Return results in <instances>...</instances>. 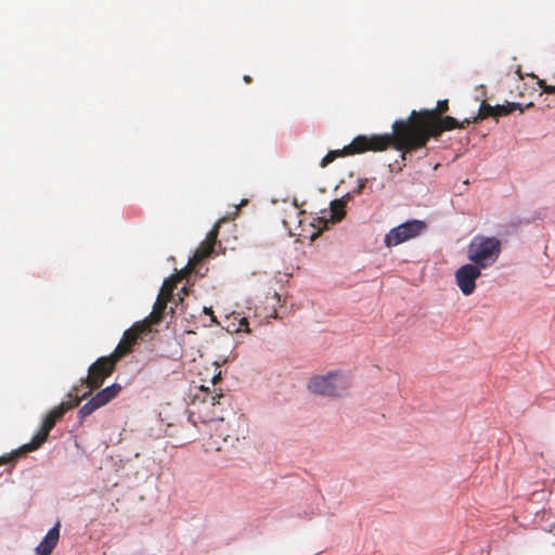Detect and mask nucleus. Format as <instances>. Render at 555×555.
I'll return each instance as SVG.
<instances>
[{
    "label": "nucleus",
    "mask_w": 555,
    "mask_h": 555,
    "mask_svg": "<svg viewBox=\"0 0 555 555\" xmlns=\"http://www.w3.org/2000/svg\"><path fill=\"white\" fill-rule=\"evenodd\" d=\"M397 128L400 146L408 157L417 151L423 152L422 157L427 156L430 138L437 139L444 131L434 111H412L408 118L397 120Z\"/></svg>",
    "instance_id": "1"
},
{
    "label": "nucleus",
    "mask_w": 555,
    "mask_h": 555,
    "mask_svg": "<svg viewBox=\"0 0 555 555\" xmlns=\"http://www.w3.org/2000/svg\"><path fill=\"white\" fill-rule=\"evenodd\" d=\"M216 371L218 372L211 378L214 390H210L209 387L201 386L189 406V421L194 426L223 421V415L230 408V396L216 388L217 384L221 380L219 365H216Z\"/></svg>",
    "instance_id": "2"
},
{
    "label": "nucleus",
    "mask_w": 555,
    "mask_h": 555,
    "mask_svg": "<svg viewBox=\"0 0 555 555\" xmlns=\"http://www.w3.org/2000/svg\"><path fill=\"white\" fill-rule=\"evenodd\" d=\"M398 128L397 120L392 124V132L384 133V134H372V135H358L352 142L349 144V152L351 155L353 154H362L365 152H383L389 147H393L395 150L401 152V160H396V164L401 169L402 166H405V162L408 159V154L404 152V147L400 146L399 137H398Z\"/></svg>",
    "instance_id": "3"
},
{
    "label": "nucleus",
    "mask_w": 555,
    "mask_h": 555,
    "mask_svg": "<svg viewBox=\"0 0 555 555\" xmlns=\"http://www.w3.org/2000/svg\"><path fill=\"white\" fill-rule=\"evenodd\" d=\"M501 248L502 244L498 237L476 235L467 246V258L483 270L498 261Z\"/></svg>",
    "instance_id": "4"
},
{
    "label": "nucleus",
    "mask_w": 555,
    "mask_h": 555,
    "mask_svg": "<svg viewBox=\"0 0 555 555\" xmlns=\"http://www.w3.org/2000/svg\"><path fill=\"white\" fill-rule=\"evenodd\" d=\"M216 431L227 447L235 448L248 436V421L243 414L232 412L227 420L223 416V421H219Z\"/></svg>",
    "instance_id": "5"
},
{
    "label": "nucleus",
    "mask_w": 555,
    "mask_h": 555,
    "mask_svg": "<svg viewBox=\"0 0 555 555\" xmlns=\"http://www.w3.org/2000/svg\"><path fill=\"white\" fill-rule=\"evenodd\" d=\"M349 387V378L340 373L315 376L309 383V389L312 392L328 397H340L346 393Z\"/></svg>",
    "instance_id": "6"
},
{
    "label": "nucleus",
    "mask_w": 555,
    "mask_h": 555,
    "mask_svg": "<svg viewBox=\"0 0 555 555\" xmlns=\"http://www.w3.org/2000/svg\"><path fill=\"white\" fill-rule=\"evenodd\" d=\"M181 280L182 276L178 274L171 275L164 281L157 299L153 306V310L149 318L144 320L149 322L151 327L154 324H158L163 320L168 302L173 301L175 306H178V301H182V297H180V295H178V300H176L173 296V291Z\"/></svg>",
    "instance_id": "7"
},
{
    "label": "nucleus",
    "mask_w": 555,
    "mask_h": 555,
    "mask_svg": "<svg viewBox=\"0 0 555 555\" xmlns=\"http://www.w3.org/2000/svg\"><path fill=\"white\" fill-rule=\"evenodd\" d=\"M119 358L113 352L109 357H101L88 370V376L82 379L90 390L100 388L104 380L112 375Z\"/></svg>",
    "instance_id": "8"
},
{
    "label": "nucleus",
    "mask_w": 555,
    "mask_h": 555,
    "mask_svg": "<svg viewBox=\"0 0 555 555\" xmlns=\"http://www.w3.org/2000/svg\"><path fill=\"white\" fill-rule=\"evenodd\" d=\"M426 223L422 220L413 219L405 221L389 230V232L385 235L384 244L389 248L398 246L404 242L420 236L426 230Z\"/></svg>",
    "instance_id": "9"
},
{
    "label": "nucleus",
    "mask_w": 555,
    "mask_h": 555,
    "mask_svg": "<svg viewBox=\"0 0 555 555\" xmlns=\"http://www.w3.org/2000/svg\"><path fill=\"white\" fill-rule=\"evenodd\" d=\"M64 416V408L55 406L43 418L40 430L33 437L31 441L23 444L24 451L33 452L39 449L48 439L50 431L56 422Z\"/></svg>",
    "instance_id": "10"
},
{
    "label": "nucleus",
    "mask_w": 555,
    "mask_h": 555,
    "mask_svg": "<svg viewBox=\"0 0 555 555\" xmlns=\"http://www.w3.org/2000/svg\"><path fill=\"white\" fill-rule=\"evenodd\" d=\"M152 327L149 322L142 321L134 323L130 328L125 331L121 341L117 345L114 353L117 358H122L132 350V347L137 344L138 339L150 334Z\"/></svg>",
    "instance_id": "11"
},
{
    "label": "nucleus",
    "mask_w": 555,
    "mask_h": 555,
    "mask_svg": "<svg viewBox=\"0 0 555 555\" xmlns=\"http://www.w3.org/2000/svg\"><path fill=\"white\" fill-rule=\"evenodd\" d=\"M482 269L474 263L461 266L454 273L455 282L463 295L469 296L476 289V280L481 275Z\"/></svg>",
    "instance_id": "12"
},
{
    "label": "nucleus",
    "mask_w": 555,
    "mask_h": 555,
    "mask_svg": "<svg viewBox=\"0 0 555 555\" xmlns=\"http://www.w3.org/2000/svg\"><path fill=\"white\" fill-rule=\"evenodd\" d=\"M218 225H216L208 234L204 242L196 248L192 258H190L188 267L195 270L196 267L214 253V247L218 237Z\"/></svg>",
    "instance_id": "13"
},
{
    "label": "nucleus",
    "mask_w": 555,
    "mask_h": 555,
    "mask_svg": "<svg viewBox=\"0 0 555 555\" xmlns=\"http://www.w3.org/2000/svg\"><path fill=\"white\" fill-rule=\"evenodd\" d=\"M60 522H56V525L47 532L46 537L36 547L37 554L50 555L52 553L60 539Z\"/></svg>",
    "instance_id": "14"
},
{
    "label": "nucleus",
    "mask_w": 555,
    "mask_h": 555,
    "mask_svg": "<svg viewBox=\"0 0 555 555\" xmlns=\"http://www.w3.org/2000/svg\"><path fill=\"white\" fill-rule=\"evenodd\" d=\"M121 391V386L119 384H113L99 392H96L92 399L98 404L99 408L106 405L113 399H115L119 392Z\"/></svg>",
    "instance_id": "15"
},
{
    "label": "nucleus",
    "mask_w": 555,
    "mask_h": 555,
    "mask_svg": "<svg viewBox=\"0 0 555 555\" xmlns=\"http://www.w3.org/2000/svg\"><path fill=\"white\" fill-rule=\"evenodd\" d=\"M531 106H533L532 102L528 103L525 106L521 103H516V102H507L506 104H503V105H495L494 106V108H495L494 117L506 116L516 109H519L522 113L525 111V108H528Z\"/></svg>",
    "instance_id": "16"
},
{
    "label": "nucleus",
    "mask_w": 555,
    "mask_h": 555,
    "mask_svg": "<svg viewBox=\"0 0 555 555\" xmlns=\"http://www.w3.org/2000/svg\"><path fill=\"white\" fill-rule=\"evenodd\" d=\"M304 215L302 211L298 210L297 206H292L289 209L284 210L283 224L286 229L292 231L295 224H300V217Z\"/></svg>",
    "instance_id": "17"
},
{
    "label": "nucleus",
    "mask_w": 555,
    "mask_h": 555,
    "mask_svg": "<svg viewBox=\"0 0 555 555\" xmlns=\"http://www.w3.org/2000/svg\"><path fill=\"white\" fill-rule=\"evenodd\" d=\"M351 155L349 152V145L341 150L330 151L321 160L320 166L325 168L327 165L333 163L337 157Z\"/></svg>",
    "instance_id": "18"
},
{
    "label": "nucleus",
    "mask_w": 555,
    "mask_h": 555,
    "mask_svg": "<svg viewBox=\"0 0 555 555\" xmlns=\"http://www.w3.org/2000/svg\"><path fill=\"white\" fill-rule=\"evenodd\" d=\"M494 106L490 105L486 101L480 104L477 116L473 118V121L483 120L488 117H494Z\"/></svg>",
    "instance_id": "19"
},
{
    "label": "nucleus",
    "mask_w": 555,
    "mask_h": 555,
    "mask_svg": "<svg viewBox=\"0 0 555 555\" xmlns=\"http://www.w3.org/2000/svg\"><path fill=\"white\" fill-rule=\"evenodd\" d=\"M26 453H28V452L24 451V447L22 446L20 449L13 451L12 453H10L8 455L0 456V466L4 465V464H12V465H14L15 462L20 457L25 455Z\"/></svg>",
    "instance_id": "20"
},
{
    "label": "nucleus",
    "mask_w": 555,
    "mask_h": 555,
    "mask_svg": "<svg viewBox=\"0 0 555 555\" xmlns=\"http://www.w3.org/2000/svg\"><path fill=\"white\" fill-rule=\"evenodd\" d=\"M345 205H346V201L344 198L341 199H335L332 202L331 204V209H332V212H333V217L336 219V220H341L344 217H345Z\"/></svg>",
    "instance_id": "21"
},
{
    "label": "nucleus",
    "mask_w": 555,
    "mask_h": 555,
    "mask_svg": "<svg viewBox=\"0 0 555 555\" xmlns=\"http://www.w3.org/2000/svg\"><path fill=\"white\" fill-rule=\"evenodd\" d=\"M100 409L94 400L91 398L87 403H85L80 410L78 411V418L80 421L85 420L89 415H91L94 411Z\"/></svg>",
    "instance_id": "22"
},
{
    "label": "nucleus",
    "mask_w": 555,
    "mask_h": 555,
    "mask_svg": "<svg viewBox=\"0 0 555 555\" xmlns=\"http://www.w3.org/2000/svg\"><path fill=\"white\" fill-rule=\"evenodd\" d=\"M439 121L444 131L457 129L459 127V120L451 116H439Z\"/></svg>",
    "instance_id": "23"
},
{
    "label": "nucleus",
    "mask_w": 555,
    "mask_h": 555,
    "mask_svg": "<svg viewBox=\"0 0 555 555\" xmlns=\"http://www.w3.org/2000/svg\"><path fill=\"white\" fill-rule=\"evenodd\" d=\"M234 320L238 321V325L235 326L233 324V330H232L233 332H242V331L245 332V333H249L250 332V330L248 327V321H247L246 318L240 317V314H237V315H234Z\"/></svg>",
    "instance_id": "24"
},
{
    "label": "nucleus",
    "mask_w": 555,
    "mask_h": 555,
    "mask_svg": "<svg viewBox=\"0 0 555 555\" xmlns=\"http://www.w3.org/2000/svg\"><path fill=\"white\" fill-rule=\"evenodd\" d=\"M87 395L88 393L82 395L81 398L76 396L73 400L67 401V402H62L59 406H63L64 408V414H65L68 410L77 406L80 403L81 399L86 398Z\"/></svg>",
    "instance_id": "25"
},
{
    "label": "nucleus",
    "mask_w": 555,
    "mask_h": 555,
    "mask_svg": "<svg viewBox=\"0 0 555 555\" xmlns=\"http://www.w3.org/2000/svg\"><path fill=\"white\" fill-rule=\"evenodd\" d=\"M448 109H449L448 100H441V101H438L437 107L433 108L431 111L436 112L438 116H441Z\"/></svg>",
    "instance_id": "26"
},
{
    "label": "nucleus",
    "mask_w": 555,
    "mask_h": 555,
    "mask_svg": "<svg viewBox=\"0 0 555 555\" xmlns=\"http://www.w3.org/2000/svg\"><path fill=\"white\" fill-rule=\"evenodd\" d=\"M538 85L542 88L543 92L555 94V86H548L544 80H539Z\"/></svg>",
    "instance_id": "27"
},
{
    "label": "nucleus",
    "mask_w": 555,
    "mask_h": 555,
    "mask_svg": "<svg viewBox=\"0 0 555 555\" xmlns=\"http://www.w3.org/2000/svg\"><path fill=\"white\" fill-rule=\"evenodd\" d=\"M473 121V119H469V118H465L464 120L462 121H459V127L457 129H465L468 125H470Z\"/></svg>",
    "instance_id": "28"
},
{
    "label": "nucleus",
    "mask_w": 555,
    "mask_h": 555,
    "mask_svg": "<svg viewBox=\"0 0 555 555\" xmlns=\"http://www.w3.org/2000/svg\"><path fill=\"white\" fill-rule=\"evenodd\" d=\"M243 79H244V81H245L246 83H250V82L253 81V79H251V77H250L249 75H245V76L243 77Z\"/></svg>",
    "instance_id": "29"
},
{
    "label": "nucleus",
    "mask_w": 555,
    "mask_h": 555,
    "mask_svg": "<svg viewBox=\"0 0 555 555\" xmlns=\"http://www.w3.org/2000/svg\"><path fill=\"white\" fill-rule=\"evenodd\" d=\"M204 310H205V312H206V313H212V311H211V309H210V308H209V309H208V308H205Z\"/></svg>",
    "instance_id": "30"
},
{
    "label": "nucleus",
    "mask_w": 555,
    "mask_h": 555,
    "mask_svg": "<svg viewBox=\"0 0 555 555\" xmlns=\"http://www.w3.org/2000/svg\"><path fill=\"white\" fill-rule=\"evenodd\" d=\"M517 75L519 76V78H521V75H520V67L517 68Z\"/></svg>",
    "instance_id": "31"
},
{
    "label": "nucleus",
    "mask_w": 555,
    "mask_h": 555,
    "mask_svg": "<svg viewBox=\"0 0 555 555\" xmlns=\"http://www.w3.org/2000/svg\"><path fill=\"white\" fill-rule=\"evenodd\" d=\"M182 292H183L184 294H188V288H186L185 286H184V287H182Z\"/></svg>",
    "instance_id": "32"
},
{
    "label": "nucleus",
    "mask_w": 555,
    "mask_h": 555,
    "mask_svg": "<svg viewBox=\"0 0 555 555\" xmlns=\"http://www.w3.org/2000/svg\"><path fill=\"white\" fill-rule=\"evenodd\" d=\"M554 528H555V524H554Z\"/></svg>",
    "instance_id": "33"
}]
</instances>
